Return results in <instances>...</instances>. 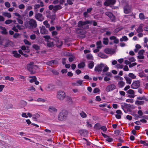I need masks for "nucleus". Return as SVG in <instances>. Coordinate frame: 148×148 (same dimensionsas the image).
Here are the masks:
<instances>
[{"instance_id":"6","label":"nucleus","mask_w":148,"mask_h":148,"mask_svg":"<svg viewBox=\"0 0 148 148\" xmlns=\"http://www.w3.org/2000/svg\"><path fill=\"white\" fill-rule=\"evenodd\" d=\"M140 82L138 80L134 82L131 85V88L133 89H137L140 86Z\"/></svg>"},{"instance_id":"49","label":"nucleus","mask_w":148,"mask_h":148,"mask_svg":"<svg viewBox=\"0 0 148 148\" xmlns=\"http://www.w3.org/2000/svg\"><path fill=\"white\" fill-rule=\"evenodd\" d=\"M56 17V15L54 14L50 16V18L52 21H54L55 20Z\"/></svg>"},{"instance_id":"63","label":"nucleus","mask_w":148,"mask_h":148,"mask_svg":"<svg viewBox=\"0 0 148 148\" xmlns=\"http://www.w3.org/2000/svg\"><path fill=\"white\" fill-rule=\"evenodd\" d=\"M100 129L104 132L106 131L107 129L106 127L105 126L101 127Z\"/></svg>"},{"instance_id":"37","label":"nucleus","mask_w":148,"mask_h":148,"mask_svg":"<svg viewBox=\"0 0 148 148\" xmlns=\"http://www.w3.org/2000/svg\"><path fill=\"white\" fill-rule=\"evenodd\" d=\"M3 15L4 16L7 17L9 18H11V14L8 12H4L3 14Z\"/></svg>"},{"instance_id":"24","label":"nucleus","mask_w":148,"mask_h":148,"mask_svg":"<svg viewBox=\"0 0 148 148\" xmlns=\"http://www.w3.org/2000/svg\"><path fill=\"white\" fill-rule=\"evenodd\" d=\"M86 25L85 21H79L77 23V26L79 27H82Z\"/></svg>"},{"instance_id":"33","label":"nucleus","mask_w":148,"mask_h":148,"mask_svg":"<svg viewBox=\"0 0 148 148\" xmlns=\"http://www.w3.org/2000/svg\"><path fill=\"white\" fill-rule=\"evenodd\" d=\"M82 117L84 118L87 117L86 114L83 111H82L79 114Z\"/></svg>"},{"instance_id":"39","label":"nucleus","mask_w":148,"mask_h":148,"mask_svg":"<svg viewBox=\"0 0 148 148\" xmlns=\"http://www.w3.org/2000/svg\"><path fill=\"white\" fill-rule=\"evenodd\" d=\"M51 71L54 75H58L59 74V72L56 70L52 69L51 70Z\"/></svg>"},{"instance_id":"21","label":"nucleus","mask_w":148,"mask_h":148,"mask_svg":"<svg viewBox=\"0 0 148 148\" xmlns=\"http://www.w3.org/2000/svg\"><path fill=\"white\" fill-rule=\"evenodd\" d=\"M0 29L2 30L1 33L2 34H6L8 33L5 27L0 26Z\"/></svg>"},{"instance_id":"35","label":"nucleus","mask_w":148,"mask_h":148,"mask_svg":"<svg viewBox=\"0 0 148 148\" xmlns=\"http://www.w3.org/2000/svg\"><path fill=\"white\" fill-rule=\"evenodd\" d=\"M95 128L97 130H98L100 129L101 127L100 124L99 123H97L94 126Z\"/></svg>"},{"instance_id":"5","label":"nucleus","mask_w":148,"mask_h":148,"mask_svg":"<svg viewBox=\"0 0 148 148\" xmlns=\"http://www.w3.org/2000/svg\"><path fill=\"white\" fill-rule=\"evenodd\" d=\"M116 86L114 84H111L108 86L106 88V90L107 92H110L112 91L116 88Z\"/></svg>"},{"instance_id":"46","label":"nucleus","mask_w":148,"mask_h":148,"mask_svg":"<svg viewBox=\"0 0 148 148\" xmlns=\"http://www.w3.org/2000/svg\"><path fill=\"white\" fill-rule=\"evenodd\" d=\"M43 24L45 25L46 27L47 28H49L50 27V25L48 23V21H44L43 22Z\"/></svg>"},{"instance_id":"23","label":"nucleus","mask_w":148,"mask_h":148,"mask_svg":"<svg viewBox=\"0 0 148 148\" xmlns=\"http://www.w3.org/2000/svg\"><path fill=\"white\" fill-rule=\"evenodd\" d=\"M56 61L55 60H53L47 62V64L49 66H51L53 64H56Z\"/></svg>"},{"instance_id":"41","label":"nucleus","mask_w":148,"mask_h":148,"mask_svg":"<svg viewBox=\"0 0 148 148\" xmlns=\"http://www.w3.org/2000/svg\"><path fill=\"white\" fill-rule=\"evenodd\" d=\"M95 4L97 6H101L102 5V2L101 0H97L96 1Z\"/></svg>"},{"instance_id":"47","label":"nucleus","mask_w":148,"mask_h":148,"mask_svg":"<svg viewBox=\"0 0 148 148\" xmlns=\"http://www.w3.org/2000/svg\"><path fill=\"white\" fill-rule=\"evenodd\" d=\"M86 57V58L88 60H93V56L92 55L90 54L87 55Z\"/></svg>"},{"instance_id":"61","label":"nucleus","mask_w":148,"mask_h":148,"mask_svg":"<svg viewBox=\"0 0 148 148\" xmlns=\"http://www.w3.org/2000/svg\"><path fill=\"white\" fill-rule=\"evenodd\" d=\"M93 20H91L89 21L88 20H87L85 21L86 25L87 24H92V23Z\"/></svg>"},{"instance_id":"2","label":"nucleus","mask_w":148,"mask_h":148,"mask_svg":"<svg viewBox=\"0 0 148 148\" xmlns=\"http://www.w3.org/2000/svg\"><path fill=\"white\" fill-rule=\"evenodd\" d=\"M68 114L67 111L65 110H62L59 114L58 119L59 120L62 121L65 120Z\"/></svg>"},{"instance_id":"12","label":"nucleus","mask_w":148,"mask_h":148,"mask_svg":"<svg viewBox=\"0 0 148 148\" xmlns=\"http://www.w3.org/2000/svg\"><path fill=\"white\" fill-rule=\"evenodd\" d=\"M115 2V0H106L104 2V5L108 6L110 4H114Z\"/></svg>"},{"instance_id":"27","label":"nucleus","mask_w":148,"mask_h":148,"mask_svg":"<svg viewBox=\"0 0 148 148\" xmlns=\"http://www.w3.org/2000/svg\"><path fill=\"white\" fill-rule=\"evenodd\" d=\"M66 101L68 103H72V100L71 97L69 96H66Z\"/></svg>"},{"instance_id":"54","label":"nucleus","mask_w":148,"mask_h":148,"mask_svg":"<svg viewBox=\"0 0 148 148\" xmlns=\"http://www.w3.org/2000/svg\"><path fill=\"white\" fill-rule=\"evenodd\" d=\"M13 22L12 20H7L5 21V23L6 24H9Z\"/></svg>"},{"instance_id":"43","label":"nucleus","mask_w":148,"mask_h":148,"mask_svg":"<svg viewBox=\"0 0 148 148\" xmlns=\"http://www.w3.org/2000/svg\"><path fill=\"white\" fill-rule=\"evenodd\" d=\"M139 17L140 19L143 20L145 19L144 14L142 13H140L139 15Z\"/></svg>"},{"instance_id":"30","label":"nucleus","mask_w":148,"mask_h":148,"mask_svg":"<svg viewBox=\"0 0 148 148\" xmlns=\"http://www.w3.org/2000/svg\"><path fill=\"white\" fill-rule=\"evenodd\" d=\"M94 66V62L93 61H90L89 62L88 67L90 69H92Z\"/></svg>"},{"instance_id":"34","label":"nucleus","mask_w":148,"mask_h":148,"mask_svg":"<svg viewBox=\"0 0 148 148\" xmlns=\"http://www.w3.org/2000/svg\"><path fill=\"white\" fill-rule=\"evenodd\" d=\"M108 39L107 38H104L103 41V43L105 45H107L108 44Z\"/></svg>"},{"instance_id":"60","label":"nucleus","mask_w":148,"mask_h":148,"mask_svg":"<svg viewBox=\"0 0 148 148\" xmlns=\"http://www.w3.org/2000/svg\"><path fill=\"white\" fill-rule=\"evenodd\" d=\"M36 38V35L35 34H32L30 36V38L32 40H34Z\"/></svg>"},{"instance_id":"58","label":"nucleus","mask_w":148,"mask_h":148,"mask_svg":"<svg viewBox=\"0 0 148 148\" xmlns=\"http://www.w3.org/2000/svg\"><path fill=\"white\" fill-rule=\"evenodd\" d=\"M136 64H137V63L136 62H134V63H132V64L130 63L129 65V66L130 68H132V67H133L134 66L136 65Z\"/></svg>"},{"instance_id":"36","label":"nucleus","mask_w":148,"mask_h":148,"mask_svg":"<svg viewBox=\"0 0 148 148\" xmlns=\"http://www.w3.org/2000/svg\"><path fill=\"white\" fill-rule=\"evenodd\" d=\"M128 40V38L126 36H123L122 38L120 39V40L121 42L123 41H126Z\"/></svg>"},{"instance_id":"22","label":"nucleus","mask_w":148,"mask_h":148,"mask_svg":"<svg viewBox=\"0 0 148 148\" xmlns=\"http://www.w3.org/2000/svg\"><path fill=\"white\" fill-rule=\"evenodd\" d=\"M12 53L13 54V56L16 58H19L21 56L20 54L18 53L16 51H12Z\"/></svg>"},{"instance_id":"10","label":"nucleus","mask_w":148,"mask_h":148,"mask_svg":"<svg viewBox=\"0 0 148 148\" xmlns=\"http://www.w3.org/2000/svg\"><path fill=\"white\" fill-rule=\"evenodd\" d=\"M124 105H121V108L124 110V108L125 107H127L128 109L132 110L134 109L135 108V107L133 105L130 104H128L126 103H124Z\"/></svg>"},{"instance_id":"13","label":"nucleus","mask_w":148,"mask_h":148,"mask_svg":"<svg viewBox=\"0 0 148 148\" xmlns=\"http://www.w3.org/2000/svg\"><path fill=\"white\" fill-rule=\"evenodd\" d=\"M40 33L41 34H47L48 31L46 29L44 26H42L40 28Z\"/></svg>"},{"instance_id":"29","label":"nucleus","mask_w":148,"mask_h":148,"mask_svg":"<svg viewBox=\"0 0 148 148\" xmlns=\"http://www.w3.org/2000/svg\"><path fill=\"white\" fill-rule=\"evenodd\" d=\"M29 78H32L30 79L29 80V82L30 83H32L34 82L37 79V78L35 76H29Z\"/></svg>"},{"instance_id":"48","label":"nucleus","mask_w":148,"mask_h":148,"mask_svg":"<svg viewBox=\"0 0 148 148\" xmlns=\"http://www.w3.org/2000/svg\"><path fill=\"white\" fill-rule=\"evenodd\" d=\"M126 92L130 94H134V91L132 89H129Z\"/></svg>"},{"instance_id":"19","label":"nucleus","mask_w":148,"mask_h":148,"mask_svg":"<svg viewBox=\"0 0 148 148\" xmlns=\"http://www.w3.org/2000/svg\"><path fill=\"white\" fill-rule=\"evenodd\" d=\"M98 56L99 57L102 58H106L108 57V56L101 52L99 53Z\"/></svg>"},{"instance_id":"40","label":"nucleus","mask_w":148,"mask_h":148,"mask_svg":"<svg viewBox=\"0 0 148 148\" xmlns=\"http://www.w3.org/2000/svg\"><path fill=\"white\" fill-rule=\"evenodd\" d=\"M138 74V75L140 77H144L146 76V75L143 72L139 73Z\"/></svg>"},{"instance_id":"45","label":"nucleus","mask_w":148,"mask_h":148,"mask_svg":"<svg viewBox=\"0 0 148 148\" xmlns=\"http://www.w3.org/2000/svg\"><path fill=\"white\" fill-rule=\"evenodd\" d=\"M128 76L132 79H135L136 77V76L134 74L131 73H129L128 74Z\"/></svg>"},{"instance_id":"8","label":"nucleus","mask_w":148,"mask_h":148,"mask_svg":"<svg viewBox=\"0 0 148 148\" xmlns=\"http://www.w3.org/2000/svg\"><path fill=\"white\" fill-rule=\"evenodd\" d=\"M104 67V64L101 63L100 64H98L95 68L94 70L95 71H97L98 72L101 71L103 68Z\"/></svg>"},{"instance_id":"56","label":"nucleus","mask_w":148,"mask_h":148,"mask_svg":"<svg viewBox=\"0 0 148 148\" xmlns=\"http://www.w3.org/2000/svg\"><path fill=\"white\" fill-rule=\"evenodd\" d=\"M126 102H127L132 103L134 102V101L133 99H128L126 100Z\"/></svg>"},{"instance_id":"64","label":"nucleus","mask_w":148,"mask_h":148,"mask_svg":"<svg viewBox=\"0 0 148 148\" xmlns=\"http://www.w3.org/2000/svg\"><path fill=\"white\" fill-rule=\"evenodd\" d=\"M18 22L20 24H23V21L21 19L17 18L16 19Z\"/></svg>"},{"instance_id":"53","label":"nucleus","mask_w":148,"mask_h":148,"mask_svg":"<svg viewBox=\"0 0 148 148\" xmlns=\"http://www.w3.org/2000/svg\"><path fill=\"white\" fill-rule=\"evenodd\" d=\"M99 89L98 88H96L94 89L93 91V92L94 93H96L99 92Z\"/></svg>"},{"instance_id":"18","label":"nucleus","mask_w":148,"mask_h":148,"mask_svg":"<svg viewBox=\"0 0 148 148\" xmlns=\"http://www.w3.org/2000/svg\"><path fill=\"white\" fill-rule=\"evenodd\" d=\"M62 8V7L60 5H56L54 6L53 11V12H55L56 11L61 9Z\"/></svg>"},{"instance_id":"51","label":"nucleus","mask_w":148,"mask_h":148,"mask_svg":"<svg viewBox=\"0 0 148 148\" xmlns=\"http://www.w3.org/2000/svg\"><path fill=\"white\" fill-rule=\"evenodd\" d=\"M106 140L108 142L110 143L112 141H113V139L112 138H110L108 136V137L107 138Z\"/></svg>"},{"instance_id":"59","label":"nucleus","mask_w":148,"mask_h":148,"mask_svg":"<svg viewBox=\"0 0 148 148\" xmlns=\"http://www.w3.org/2000/svg\"><path fill=\"white\" fill-rule=\"evenodd\" d=\"M116 67L118 68L121 69L123 67V65L119 64H117L116 65Z\"/></svg>"},{"instance_id":"11","label":"nucleus","mask_w":148,"mask_h":148,"mask_svg":"<svg viewBox=\"0 0 148 148\" xmlns=\"http://www.w3.org/2000/svg\"><path fill=\"white\" fill-rule=\"evenodd\" d=\"M35 18L38 21H42L44 19V17L41 14L38 13L35 14Z\"/></svg>"},{"instance_id":"7","label":"nucleus","mask_w":148,"mask_h":148,"mask_svg":"<svg viewBox=\"0 0 148 148\" xmlns=\"http://www.w3.org/2000/svg\"><path fill=\"white\" fill-rule=\"evenodd\" d=\"M34 63L33 62H30L29 64H27V70L30 72V74H34L35 72L33 71V66Z\"/></svg>"},{"instance_id":"26","label":"nucleus","mask_w":148,"mask_h":148,"mask_svg":"<svg viewBox=\"0 0 148 148\" xmlns=\"http://www.w3.org/2000/svg\"><path fill=\"white\" fill-rule=\"evenodd\" d=\"M85 66L84 62H82L79 64L78 65V67L79 69L83 68Z\"/></svg>"},{"instance_id":"31","label":"nucleus","mask_w":148,"mask_h":148,"mask_svg":"<svg viewBox=\"0 0 148 148\" xmlns=\"http://www.w3.org/2000/svg\"><path fill=\"white\" fill-rule=\"evenodd\" d=\"M126 81V83L129 84H130L132 82L131 79L129 77H124Z\"/></svg>"},{"instance_id":"9","label":"nucleus","mask_w":148,"mask_h":148,"mask_svg":"<svg viewBox=\"0 0 148 148\" xmlns=\"http://www.w3.org/2000/svg\"><path fill=\"white\" fill-rule=\"evenodd\" d=\"M105 14L110 18L111 21L114 22L115 21V16L111 12H106L105 13Z\"/></svg>"},{"instance_id":"4","label":"nucleus","mask_w":148,"mask_h":148,"mask_svg":"<svg viewBox=\"0 0 148 148\" xmlns=\"http://www.w3.org/2000/svg\"><path fill=\"white\" fill-rule=\"evenodd\" d=\"M54 41L56 43H55L57 47L58 48H60L63 45V41L60 40L59 38L57 37L55 38V39H54Z\"/></svg>"},{"instance_id":"1","label":"nucleus","mask_w":148,"mask_h":148,"mask_svg":"<svg viewBox=\"0 0 148 148\" xmlns=\"http://www.w3.org/2000/svg\"><path fill=\"white\" fill-rule=\"evenodd\" d=\"M25 26L29 29L35 28L37 26L36 21L33 19H31L25 23Z\"/></svg>"},{"instance_id":"50","label":"nucleus","mask_w":148,"mask_h":148,"mask_svg":"<svg viewBox=\"0 0 148 148\" xmlns=\"http://www.w3.org/2000/svg\"><path fill=\"white\" fill-rule=\"evenodd\" d=\"M23 42L26 45H31V43L26 39H24Z\"/></svg>"},{"instance_id":"52","label":"nucleus","mask_w":148,"mask_h":148,"mask_svg":"<svg viewBox=\"0 0 148 148\" xmlns=\"http://www.w3.org/2000/svg\"><path fill=\"white\" fill-rule=\"evenodd\" d=\"M58 34V33L56 31H53L52 32V35L54 37L55 39V38L56 37V35Z\"/></svg>"},{"instance_id":"38","label":"nucleus","mask_w":148,"mask_h":148,"mask_svg":"<svg viewBox=\"0 0 148 148\" xmlns=\"http://www.w3.org/2000/svg\"><path fill=\"white\" fill-rule=\"evenodd\" d=\"M136 32L137 33H139L140 32L143 31L142 27L140 25L138 28L136 30Z\"/></svg>"},{"instance_id":"14","label":"nucleus","mask_w":148,"mask_h":148,"mask_svg":"<svg viewBox=\"0 0 148 148\" xmlns=\"http://www.w3.org/2000/svg\"><path fill=\"white\" fill-rule=\"evenodd\" d=\"M47 42L46 43L47 46L51 48L53 47L55 45L54 40L52 41L50 40H46Z\"/></svg>"},{"instance_id":"57","label":"nucleus","mask_w":148,"mask_h":148,"mask_svg":"<svg viewBox=\"0 0 148 148\" xmlns=\"http://www.w3.org/2000/svg\"><path fill=\"white\" fill-rule=\"evenodd\" d=\"M128 60L130 62H134L135 61V59L133 57L129 58Z\"/></svg>"},{"instance_id":"17","label":"nucleus","mask_w":148,"mask_h":148,"mask_svg":"<svg viewBox=\"0 0 148 148\" xmlns=\"http://www.w3.org/2000/svg\"><path fill=\"white\" fill-rule=\"evenodd\" d=\"M104 51L105 53L107 54H111L114 53V51L112 49L108 48L105 49Z\"/></svg>"},{"instance_id":"55","label":"nucleus","mask_w":148,"mask_h":148,"mask_svg":"<svg viewBox=\"0 0 148 148\" xmlns=\"http://www.w3.org/2000/svg\"><path fill=\"white\" fill-rule=\"evenodd\" d=\"M18 7L20 9H23L25 8V6L24 4H22L19 5Z\"/></svg>"},{"instance_id":"32","label":"nucleus","mask_w":148,"mask_h":148,"mask_svg":"<svg viewBox=\"0 0 148 148\" xmlns=\"http://www.w3.org/2000/svg\"><path fill=\"white\" fill-rule=\"evenodd\" d=\"M96 45L97 48L100 49L102 47L101 41L100 40L97 41L96 42Z\"/></svg>"},{"instance_id":"28","label":"nucleus","mask_w":148,"mask_h":148,"mask_svg":"<svg viewBox=\"0 0 148 148\" xmlns=\"http://www.w3.org/2000/svg\"><path fill=\"white\" fill-rule=\"evenodd\" d=\"M144 101H143L136 100L135 102V104L137 105H142L144 104Z\"/></svg>"},{"instance_id":"44","label":"nucleus","mask_w":148,"mask_h":148,"mask_svg":"<svg viewBox=\"0 0 148 148\" xmlns=\"http://www.w3.org/2000/svg\"><path fill=\"white\" fill-rule=\"evenodd\" d=\"M49 110L50 112H56L57 109L53 107H50L49 108Z\"/></svg>"},{"instance_id":"20","label":"nucleus","mask_w":148,"mask_h":148,"mask_svg":"<svg viewBox=\"0 0 148 148\" xmlns=\"http://www.w3.org/2000/svg\"><path fill=\"white\" fill-rule=\"evenodd\" d=\"M125 82L123 81H120L118 83V85L119 88H123L125 86Z\"/></svg>"},{"instance_id":"25","label":"nucleus","mask_w":148,"mask_h":148,"mask_svg":"<svg viewBox=\"0 0 148 148\" xmlns=\"http://www.w3.org/2000/svg\"><path fill=\"white\" fill-rule=\"evenodd\" d=\"M83 82V80H79L76 82V83H74L73 84L76 86H82Z\"/></svg>"},{"instance_id":"3","label":"nucleus","mask_w":148,"mask_h":148,"mask_svg":"<svg viewBox=\"0 0 148 148\" xmlns=\"http://www.w3.org/2000/svg\"><path fill=\"white\" fill-rule=\"evenodd\" d=\"M66 96L65 93L63 91L60 90L57 92V97L60 100H63Z\"/></svg>"},{"instance_id":"15","label":"nucleus","mask_w":148,"mask_h":148,"mask_svg":"<svg viewBox=\"0 0 148 148\" xmlns=\"http://www.w3.org/2000/svg\"><path fill=\"white\" fill-rule=\"evenodd\" d=\"M124 11L125 14H127L131 12V7L127 5L124 7Z\"/></svg>"},{"instance_id":"62","label":"nucleus","mask_w":148,"mask_h":148,"mask_svg":"<svg viewBox=\"0 0 148 148\" xmlns=\"http://www.w3.org/2000/svg\"><path fill=\"white\" fill-rule=\"evenodd\" d=\"M5 6L8 8H9L10 6V3L8 2H5Z\"/></svg>"},{"instance_id":"42","label":"nucleus","mask_w":148,"mask_h":148,"mask_svg":"<svg viewBox=\"0 0 148 148\" xmlns=\"http://www.w3.org/2000/svg\"><path fill=\"white\" fill-rule=\"evenodd\" d=\"M33 47L36 50H38L40 49V47L36 45H33Z\"/></svg>"},{"instance_id":"16","label":"nucleus","mask_w":148,"mask_h":148,"mask_svg":"<svg viewBox=\"0 0 148 148\" xmlns=\"http://www.w3.org/2000/svg\"><path fill=\"white\" fill-rule=\"evenodd\" d=\"M39 2L40 3V5L36 4L34 6V9L36 11H37V9L39 8L40 7H43L44 6L43 3L42 1H40Z\"/></svg>"}]
</instances>
